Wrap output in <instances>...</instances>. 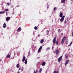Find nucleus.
<instances>
[{"mask_svg": "<svg viewBox=\"0 0 73 73\" xmlns=\"http://www.w3.org/2000/svg\"><path fill=\"white\" fill-rule=\"evenodd\" d=\"M66 37H64L62 39V43L64 44V41H65V40H66Z\"/></svg>", "mask_w": 73, "mask_h": 73, "instance_id": "f257e3e1", "label": "nucleus"}, {"mask_svg": "<svg viewBox=\"0 0 73 73\" xmlns=\"http://www.w3.org/2000/svg\"><path fill=\"white\" fill-rule=\"evenodd\" d=\"M62 56H61L59 58H58V61L59 62H60V61H61L62 60Z\"/></svg>", "mask_w": 73, "mask_h": 73, "instance_id": "f03ea898", "label": "nucleus"}, {"mask_svg": "<svg viewBox=\"0 0 73 73\" xmlns=\"http://www.w3.org/2000/svg\"><path fill=\"white\" fill-rule=\"evenodd\" d=\"M65 17V16H64L62 17L60 20L61 21H64Z\"/></svg>", "mask_w": 73, "mask_h": 73, "instance_id": "7ed1b4c3", "label": "nucleus"}, {"mask_svg": "<svg viewBox=\"0 0 73 73\" xmlns=\"http://www.w3.org/2000/svg\"><path fill=\"white\" fill-rule=\"evenodd\" d=\"M56 53L57 55H58V53H60V51H59V50H56Z\"/></svg>", "mask_w": 73, "mask_h": 73, "instance_id": "20e7f679", "label": "nucleus"}, {"mask_svg": "<svg viewBox=\"0 0 73 73\" xmlns=\"http://www.w3.org/2000/svg\"><path fill=\"white\" fill-rule=\"evenodd\" d=\"M42 46H41L38 49V53H40V50H41V49H42Z\"/></svg>", "mask_w": 73, "mask_h": 73, "instance_id": "39448f33", "label": "nucleus"}, {"mask_svg": "<svg viewBox=\"0 0 73 73\" xmlns=\"http://www.w3.org/2000/svg\"><path fill=\"white\" fill-rule=\"evenodd\" d=\"M56 37H55L53 39V44H54L56 42Z\"/></svg>", "mask_w": 73, "mask_h": 73, "instance_id": "423d86ee", "label": "nucleus"}, {"mask_svg": "<svg viewBox=\"0 0 73 73\" xmlns=\"http://www.w3.org/2000/svg\"><path fill=\"white\" fill-rule=\"evenodd\" d=\"M5 13V11H1L0 12V14H4Z\"/></svg>", "mask_w": 73, "mask_h": 73, "instance_id": "0eeeda50", "label": "nucleus"}, {"mask_svg": "<svg viewBox=\"0 0 73 73\" xmlns=\"http://www.w3.org/2000/svg\"><path fill=\"white\" fill-rule=\"evenodd\" d=\"M10 20V17H8L6 19V21H9Z\"/></svg>", "mask_w": 73, "mask_h": 73, "instance_id": "6e6552de", "label": "nucleus"}, {"mask_svg": "<svg viewBox=\"0 0 73 73\" xmlns=\"http://www.w3.org/2000/svg\"><path fill=\"white\" fill-rule=\"evenodd\" d=\"M44 41V39H42L40 41V43H41V44H42Z\"/></svg>", "mask_w": 73, "mask_h": 73, "instance_id": "1a4fd4ad", "label": "nucleus"}, {"mask_svg": "<svg viewBox=\"0 0 73 73\" xmlns=\"http://www.w3.org/2000/svg\"><path fill=\"white\" fill-rule=\"evenodd\" d=\"M46 63L45 62H43L42 63L41 65L42 66H45V65Z\"/></svg>", "mask_w": 73, "mask_h": 73, "instance_id": "9d476101", "label": "nucleus"}, {"mask_svg": "<svg viewBox=\"0 0 73 73\" xmlns=\"http://www.w3.org/2000/svg\"><path fill=\"white\" fill-rule=\"evenodd\" d=\"M25 57L23 56V59L22 60V61L23 62H24V61H25Z\"/></svg>", "mask_w": 73, "mask_h": 73, "instance_id": "9b49d317", "label": "nucleus"}, {"mask_svg": "<svg viewBox=\"0 0 73 73\" xmlns=\"http://www.w3.org/2000/svg\"><path fill=\"white\" fill-rule=\"evenodd\" d=\"M69 61V60H67V61L66 62L65 64V66H66V65H67V64H68V62Z\"/></svg>", "mask_w": 73, "mask_h": 73, "instance_id": "f8f14e48", "label": "nucleus"}, {"mask_svg": "<svg viewBox=\"0 0 73 73\" xmlns=\"http://www.w3.org/2000/svg\"><path fill=\"white\" fill-rule=\"evenodd\" d=\"M3 27L4 28H6V24L5 23H4L3 25Z\"/></svg>", "mask_w": 73, "mask_h": 73, "instance_id": "ddd939ff", "label": "nucleus"}, {"mask_svg": "<svg viewBox=\"0 0 73 73\" xmlns=\"http://www.w3.org/2000/svg\"><path fill=\"white\" fill-rule=\"evenodd\" d=\"M65 1H66V0H62L61 3H65Z\"/></svg>", "mask_w": 73, "mask_h": 73, "instance_id": "4468645a", "label": "nucleus"}, {"mask_svg": "<svg viewBox=\"0 0 73 73\" xmlns=\"http://www.w3.org/2000/svg\"><path fill=\"white\" fill-rule=\"evenodd\" d=\"M6 57L7 58H9V57H11V56L9 55V54H8L7 55Z\"/></svg>", "mask_w": 73, "mask_h": 73, "instance_id": "2eb2a0df", "label": "nucleus"}, {"mask_svg": "<svg viewBox=\"0 0 73 73\" xmlns=\"http://www.w3.org/2000/svg\"><path fill=\"white\" fill-rule=\"evenodd\" d=\"M68 57V54L66 53L65 55V58H67Z\"/></svg>", "mask_w": 73, "mask_h": 73, "instance_id": "dca6fc26", "label": "nucleus"}, {"mask_svg": "<svg viewBox=\"0 0 73 73\" xmlns=\"http://www.w3.org/2000/svg\"><path fill=\"white\" fill-rule=\"evenodd\" d=\"M62 16H63V14L62 13H60V16L61 17H62Z\"/></svg>", "mask_w": 73, "mask_h": 73, "instance_id": "f3484780", "label": "nucleus"}, {"mask_svg": "<svg viewBox=\"0 0 73 73\" xmlns=\"http://www.w3.org/2000/svg\"><path fill=\"white\" fill-rule=\"evenodd\" d=\"M28 61L27 60V59H26L25 60V64H27V62Z\"/></svg>", "mask_w": 73, "mask_h": 73, "instance_id": "a211bd4d", "label": "nucleus"}, {"mask_svg": "<svg viewBox=\"0 0 73 73\" xmlns=\"http://www.w3.org/2000/svg\"><path fill=\"white\" fill-rule=\"evenodd\" d=\"M21 30V28L20 27H19L18 29V30L17 31H20Z\"/></svg>", "mask_w": 73, "mask_h": 73, "instance_id": "6ab92c4d", "label": "nucleus"}, {"mask_svg": "<svg viewBox=\"0 0 73 73\" xmlns=\"http://www.w3.org/2000/svg\"><path fill=\"white\" fill-rule=\"evenodd\" d=\"M19 66H20V65L19 64H18L17 65V68H19Z\"/></svg>", "mask_w": 73, "mask_h": 73, "instance_id": "aec40b11", "label": "nucleus"}, {"mask_svg": "<svg viewBox=\"0 0 73 73\" xmlns=\"http://www.w3.org/2000/svg\"><path fill=\"white\" fill-rule=\"evenodd\" d=\"M41 71H42V68H40V69L39 73H41Z\"/></svg>", "mask_w": 73, "mask_h": 73, "instance_id": "412c9836", "label": "nucleus"}, {"mask_svg": "<svg viewBox=\"0 0 73 73\" xmlns=\"http://www.w3.org/2000/svg\"><path fill=\"white\" fill-rule=\"evenodd\" d=\"M9 11V9H6L5 10V11L6 12H8V11Z\"/></svg>", "mask_w": 73, "mask_h": 73, "instance_id": "4be33fe9", "label": "nucleus"}, {"mask_svg": "<svg viewBox=\"0 0 73 73\" xmlns=\"http://www.w3.org/2000/svg\"><path fill=\"white\" fill-rule=\"evenodd\" d=\"M50 49V47H48V48H46V50L48 51Z\"/></svg>", "mask_w": 73, "mask_h": 73, "instance_id": "5701e85b", "label": "nucleus"}, {"mask_svg": "<svg viewBox=\"0 0 73 73\" xmlns=\"http://www.w3.org/2000/svg\"><path fill=\"white\" fill-rule=\"evenodd\" d=\"M72 42H71L70 43V44L69 45H68V46H70V45H71V44H72Z\"/></svg>", "mask_w": 73, "mask_h": 73, "instance_id": "b1692460", "label": "nucleus"}, {"mask_svg": "<svg viewBox=\"0 0 73 73\" xmlns=\"http://www.w3.org/2000/svg\"><path fill=\"white\" fill-rule=\"evenodd\" d=\"M53 73H58V71H54Z\"/></svg>", "mask_w": 73, "mask_h": 73, "instance_id": "393cba45", "label": "nucleus"}, {"mask_svg": "<svg viewBox=\"0 0 73 73\" xmlns=\"http://www.w3.org/2000/svg\"><path fill=\"white\" fill-rule=\"evenodd\" d=\"M58 40H57L56 41V44L57 45H58Z\"/></svg>", "mask_w": 73, "mask_h": 73, "instance_id": "a878e982", "label": "nucleus"}, {"mask_svg": "<svg viewBox=\"0 0 73 73\" xmlns=\"http://www.w3.org/2000/svg\"><path fill=\"white\" fill-rule=\"evenodd\" d=\"M34 29H35V30H37V27H34Z\"/></svg>", "mask_w": 73, "mask_h": 73, "instance_id": "bb28decb", "label": "nucleus"}, {"mask_svg": "<svg viewBox=\"0 0 73 73\" xmlns=\"http://www.w3.org/2000/svg\"><path fill=\"white\" fill-rule=\"evenodd\" d=\"M23 70H24V68L23 67L21 68V70L22 71H23Z\"/></svg>", "mask_w": 73, "mask_h": 73, "instance_id": "cd10ccee", "label": "nucleus"}, {"mask_svg": "<svg viewBox=\"0 0 73 73\" xmlns=\"http://www.w3.org/2000/svg\"><path fill=\"white\" fill-rule=\"evenodd\" d=\"M7 5H9L10 4H9V3H7Z\"/></svg>", "mask_w": 73, "mask_h": 73, "instance_id": "c85d7f7f", "label": "nucleus"}, {"mask_svg": "<svg viewBox=\"0 0 73 73\" xmlns=\"http://www.w3.org/2000/svg\"><path fill=\"white\" fill-rule=\"evenodd\" d=\"M67 22V21H65L64 22V24H66V23Z\"/></svg>", "mask_w": 73, "mask_h": 73, "instance_id": "c756f323", "label": "nucleus"}, {"mask_svg": "<svg viewBox=\"0 0 73 73\" xmlns=\"http://www.w3.org/2000/svg\"><path fill=\"white\" fill-rule=\"evenodd\" d=\"M56 7H55L54 8V11H56Z\"/></svg>", "mask_w": 73, "mask_h": 73, "instance_id": "7c9ffc66", "label": "nucleus"}, {"mask_svg": "<svg viewBox=\"0 0 73 73\" xmlns=\"http://www.w3.org/2000/svg\"><path fill=\"white\" fill-rule=\"evenodd\" d=\"M60 29H59L58 30V32H60Z\"/></svg>", "mask_w": 73, "mask_h": 73, "instance_id": "2f4dec72", "label": "nucleus"}, {"mask_svg": "<svg viewBox=\"0 0 73 73\" xmlns=\"http://www.w3.org/2000/svg\"><path fill=\"white\" fill-rule=\"evenodd\" d=\"M19 70H21V67H20L19 68Z\"/></svg>", "mask_w": 73, "mask_h": 73, "instance_id": "473e14b6", "label": "nucleus"}, {"mask_svg": "<svg viewBox=\"0 0 73 73\" xmlns=\"http://www.w3.org/2000/svg\"><path fill=\"white\" fill-rule=\"evenodd\" d=\"M34 73H36L35 71L34 70Z\"/></svg>", "mask_w": 73, "mask_h": 73, "instance_id": "72a5a7b5", "label": "nucleus"}, {"mask_svg": "<svg viewBox=\"0 0 73 73\" xmlns=\"http://www.w3.org/2000/svg\"><path fill=\"white\" fill-rule=\"evenodd\" d=\"M38 70H36V72H38Z\"/></svg>", "mask_w": 73, "mask_h": 73, "instance_id": "f704fd0d", "label": "nucleus"}, {"mask_svg": "<svg viewBox=\"0 0 73 73\" xmlns=\"http://www.w3.org/2000/svg\"><path fill=\"white\" fill-rule=\"evenodd\" d=\"M53 46H52V50H53Z\"/></svg>", "mask_w": 73, "mask_h": 73, "instance_id": "c9c22d12", "label": "nucleus"}, {"mask_svg": "<svg viewBox=\"0 0 73 73\" xmlns=\"http://www.w3.org/2000/svg\"><path fill=\"white\" fill-rule=\"evenodd\" d=\"M48 8H49V6H47V8L48 9Z\"/></svg>", "mask_w": 73, "mask_h": 73, "instance_id": "e433bc0d", "label": "nucleus"}, {"mask_svg": "<svg viewBox=\"0 0 73 73\" xmlns=\"http://www.w3.org/2000/svg\"><path fill=\"white\" fill-rule=\"evenodd\" d=\"M40 35H38V36L40 37Z\"/></svg>", "mask_w": 73, "mask_h": 73, "instance_id": "4c0bfd02", "label": "nucleus"}, {"mask_svg": "<svg viewBox=\"0 0 73 73\" xmlns=\"http://www.w3.org/2000/svg\"><path fill=\"white\" fill-rule=\"evenodd\" d=\"M0 61H1V59H0Z\"/></svg>", "mask_w": 73, "mask_h": 73, "instance_id": "58836bf2", "label": "nucleus"}, {"mask_svg": "<svg viewBox=\"0 0 73 73\" xmlns=\"http://www.w3.org/2000/svg\"><path fill=\"white\" fill-rule=\"evenodd\" d=\"M18 73H20V72H19V71H18Z\"/></svg>", "mask_w": 73, "mask_h": 73, "instance_id": "ea45409f", "label": "nucleus"}, {"mask_svg": "<svg viewBox=\"0 0 73 73\" xmlns=\"http://www.w3.org/2000/svg\"><path fill=\"white\" fill-rule=\"evenodd\" d=\"M38 58H39V57H38L37 58V59H38Z\"/></svg>", "mask_w": 73, "mask_h": 73, "instance_id": "a19ab883", "label": "nucleus"}, {"mask_svg": "<svg viewBox=\"0 0 73 73\" xmlns=\"http://www.w3.org/2000/svg\"><path fill=\"white\" fill-rule=\"evenodd\" d=\"M71 1H73V0H70Z\"/></svg>", "mask_w": 73, "mask_h": 73, "instance_id": "79ce46f5", "label": "nucleus"}, {"mask_svg": "<svg viewBox=\"0 0 73 73\" xmlns=\"http://www.w3.org/2000/svg\"><path fill=\"white\" fill-rule=\"evenodd\" d=\"M23 34H24V32H23Z\"/></svg>", "mask_w": 73, "mask_h": 73, "instance_id": "37998d69", "label": "nucleus"}, {"mask_svg": "<svg viewBox=\"0 0 73 73\" xmlns=\"http://www.w3.org/2000/svg\"><path fill=\"white\" fill-rule=\"evenodd\" d=\"M17 7H19V6H17Z\"/></svg>", "mask_w": 73, "mask_h": 73, "instance_id": "c03bdc74", "label": "nucleus"}]
</instances>
